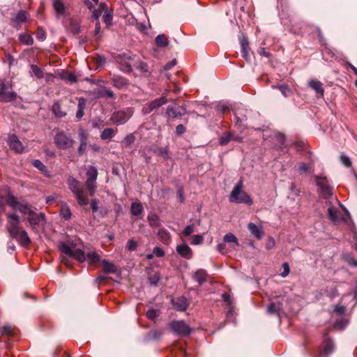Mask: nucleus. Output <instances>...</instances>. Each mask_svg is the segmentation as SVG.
Returning a JSON list of instances; mask_svg holds the SVG:
<instances>
[{"label":"nucleus","instance_id":"obj_21","mask_svg":"<svg viewBox=\"0 0 357 357\" xmlns=\"http://www.w3.org/2000/svg\"><path fill=\"white\" fill-rule=\"evenodd\" d=\"M32 165L38 169L45 176L51 178L52 175L47 167L39 160H34L32 161Z\"/></svg>","mask_w":357,"mask_h":357},{"label":"nucleus","instance_id":"obj_15","mask_svg":"<svg viewBox=\"0 0 357 357\" xmlns=\"http://www.w3.org/2000/svg\"><path fill=\"white\" fill-rule=\"evenodd\" d=\"M176 252L180 256L187 259H190L193 255L192 249L185 243L177 245Z\"/></svg>","mask_w":357,"mask_h":357},{"label":"nucleus","instance_id":"obj_40","mask_svg":"<svg viewBox=\"0 0 357 357\" xmlns=\"http://www.w3.org/2000/svg\"><path fill=\"white\" fill-rule=\"evenodd\" d=\"M62 79L68 81L70 83H75L77 82V78L73 73L69 72H63L61 74Z\"/></svg>","mask_w":357,"mask_h":357},{"label":"nucleus","instance_id":"obj_56","mask_svg":"<svg viewBox=\"0 0 357 357\" xmlns=\"http://www.w3.org/2000/svg\"><path fill=\"white\" fill-rule=\"evenodd\" d=\"M12 332H13V328L9 325L3 326L1 330V333L2 335H11Z\"/></svg>","mask_w":357,"mask_h":357},{"label":"nucleus","instance_id":"obj_48","mask_svg":"<svg viewBox=\"0 0 357 357\" xmlns=\"http://www.w3.org/2000/svg\"><path fill=\"white\" fill-rule=\"evenodd\" d=\"M105 8V5L104 3H100L98 9L93 10V16L98 20L99 17L101 15L102 11Z\"/></svg>","mask_w":357,"mask_h":357},{"label":"nucleus","instance_id":"obj_63","mask_svg":"<svg viewBox=\"0 0 357 357\" xmlns=\"http://www.w3.org/2000/svg\"><path fill=\"white\" fill-rule=\"evenodd\" d=\"M308 170V166L305 163H299L298 164V171L300 173H305Z\"/></svg>","mask_w":357,"mask_h":357},{"label":"nucleus","instance_id":"obj_54","mask_svg":"<svg viewBox=\"0 0 357 357\" xmlns=\"http://www.w3.org/2000/svg\"><path fill=\"white\" fill-rule=\"evenodd\" d=\"M86 138H82L81 139V142H80V145L79 146V149H78V153L79 155H83L84 153L86 151Z\"/></svg>","mask_w":357,"mask_h":357},{"label":"nucleus","instance_id":"obj_38","mask_svg":"<svg viewBox=\"0 0 357 357\" xmlns=\"http://www.w3.org/2000/svg\"><path fill=\"white\" fill-rule=\"evenodd\" d=\"M130 211L132 215L137 216L142 213L143 206L140 203L135 202L131 204Z\"/></svg>","mask_w":357,"mask_h":357},{"label":"nucleus","instance_id":"obj_6","mask_svg":"<svg viewBox=\"0 0 357 357\" xmlns=\"http://www.w3.org/2000/svg\"><path fill=\"white\" fill-rule=\"evenodd\" d=\"M8 231L12 238H17L20 229V218L15 213H8Z\"/></svg>","mask_w":357,"mask_h":357},{"label":"nucleus","instance_id":"obj_49","mask_svg":"<svg viewBox=\"0 0 357 357\" xmlns=\"http://www.w3.org/2000/svg\"><path fill=\"white\" fill-rule=\"evenodd\" d=\"M159 315V311L155 309H150L146 312V317L151 320H154Z\"/></svg>","mask_w":357,"mask_h":357},{"label":"nucleus","instance_id":"obj_13","mask_svg":"<svg viewBox=\"0 0 357 357\" xmlns=\"http://www.w3.org/2000/svg\"><path fill=\"white\" fill-rule=\"evenodd\" d=\"M185 112V109L183 106H178L176 108L172 106H168L167 107V115L170 119H174L181 118Z\"/></svg>","mask_w":357,"mask_h":357},{"label":"nucleus","instance_id":"obj_12","mask_svg":"<svg viewBox=\"0 0 357 357\" xmlns=\"http://www.w3.org/2000/svg\"><path fill=\"white\" fill-rule=\"evenodd\" d=\"M8 143L10 148L17 153H22L24 150V147L23 146L22 142L15 135H10L8 137Z\"/></svg>","mask_w":357,"mask_h":357},{"label":"nucleus","instance_id":"obj_18","mask_svg":"<svg viewBox=\"0 0 357 357\" xmlns=\"http://www.w3.org/2000/svg\"><path fill=\"white\" fill-rule=\"evenodd\" d=\"M248 228L251 234L257 239L260 240L264 236V231L262 227H259L253 222H250L248 225Z\"/></svg>","mask_w":357,"mask_h":357},{"label":"nucleus","instance_id":"obj_59","mask_svg":"<svg viewBox=\"0 0 357 357\" xmlns=\"http://www.w3.org/2000/svg\"><path fill=\"white\" fill-rule=\"evenodd\" d=\"M153 253L158 257H161L165 255V252L159 247H155L153 250Z\"/></svg>","mask_w":357,"mask_h":357},{"label":"nucleus","instance_id":"obj_30","mask_svg":"<svg viewBox=\"0 0 357 357\" xmlns=\"http://www.w3.org/2000/svg\"><path fill=\"white\" fill-rule=\"evenodd\" d=\"M116 132H117L116 129L114 130V129L110 128H105L102 130V132L100 135V138L102 140L110 139L115 135V134Z\"/></svg>","mask_w":357,"mask_h":357},{"label":"nucleus","instance_id":"obj_19","mask_svg":"<svg viewBox=\"0 0 357 357\" xmlns=\"http://www.w3.org/2000/svg\"><path fill=\"white\" fill-rule=\"evenodd\" d=\"M174 307L178 311H184L188 307V302L185 297H179L172 300Z\"/></svg>","mask_w":357,"mask_h":357},{"label":"nucleus","instance_id":"obj_25","mask_svg":"<svg viewBox=\"0 0 357 357\" xmlns=\"http://www.w3.org/2000/svg\"><path fill=\"white\" fill-rule=\"evenodd\" d=\"M60 215L66 220H68L71 218L72 213L69 206L66 203L61 204Z\"/></svg>","mask_w":357,"mask_h":357},{"label":"nucleus","instance_id":"obj_42","mask_svg":"<svg viewBox=\"0 0 357 357\" xmlns=\"http://www.w3.org/2000/svg\"><path fill=\"white\" fill-rule=\"evenodd\" d=\"M6 204H9L13 209H17L20 203L13 195H9L6 198Z\"/></svg>","mask_w":357,"mask_h":357},{"label":"nucleus","instance_id":"obj_10","mask_svg":"<svg viewBox=\"0 0 357 357\" xmlns=\"http://www.w3.org/2000/svg\"><path fill=\"white\" fill-rule=\"evenodd\" d=\"M172 331L178 335L186 336L190 335L191 329L183 321H174L170 324Z\"/></svg>","mask_w":357,"mask_h":357},{"label":"nucleus","instance_id":"obj_31","mask_svg":"<svg viewBox=\"0 0 357 357\" xmlns=\"http://www.w3.org/2000/svg\"><path fill=\"white\" fill-rule=\"evenodd\" d=\"M206 272L204 270L200 269L195 273L193 278L199 284H202L206 281Z\"/></svg>","mask_w":357,"mask_h":357},{"label":"nucleus","instance_id":"obj_9","mask_svg":"<svg viewBox=\"0 0 357 357\" xmlns=\"http://www.w3.org/2000/svg\"><path fill=\"white\" fill-rule=\"evenodd\" d=\"M167 102V99L166 98V97L162 96L144 105L142 107V112L144 114H148L151 112L158 109L161 106L164 105Z\"/></svg>","mask_w":357,"mask_h":357},{"label":"nucleus","instance_id":"obj_33","mask_svg":"<svg viewBox=\"0 0 357 357\" xmlns=\"http://www.w3.org/2000/svg\"><path fill=\"white\" fill-rule=\"evenodd\" d=\"M28 17L29 13L26 11L20 10L15 15V18L13 19V21L17 24H20L26 22L28 19Z\"/></svg>","mask_w":357,"mask_h":357},{"label":"nucleus","instance_id":"obj_34","mask_svg":"<svg viewBox=\"0 0 357 357\" xmlns=\"http://www.w3.org/2000/svg\"><path fill=\"white\" fill-rule=\"evenodd\" d=\"M282 309V304L280 302L271 303L268 306L267 312L268 314H278Z\"/></svg>","mask_w":357,"mask_h":357},{"label":"nucleus","instance_id":"obj_43","mask_svg":"<svg viewBox=\"0 0 357 357\" xmlns=\"http://www.w3.org/2000/svg\"><path fill=\"white\" fill-rule=\"evenodd\" d=\"M160 280V276L159 273L153 272V274H149V280L151 284L153 286H156Z\"/></svg>","mask_w":357,"mask_h":357},{"label":"nucleus","instance_id":"obj_46","mask_svg":"<svg viewBox=\"0 0 357 357\" xmlns=\"http://www.w3.org/2000/svg\"><path fill=\"white\" fill-rule=\"evenodd\" d=\"M79 28H80V26L77 21L73 20H70V25H69V29L73 33H74V34L78 33L79 32Z\"/></svg>","mask_w":357,"mask_h":357},{"label":"nucleus","instance_id":"obj_14","mask_svg":"<svg viewBox=\"0 0 357 357\" xmlns=\"http://www.w3.org/2000/svg\"><path fill=\"white\" fill-rule=\"evenodd\" d=\"M28 221L32 227L34 228L35 226L39 225L40 223H45L46 219L44 213L37 214L33 212L32 214L29 215Z\"/></svg>","mask_w":357,"mask_h":357},{"label":"nucleus","instance_id":"obj_53","mask_svg":"<svg viewBox=\"0 0 357 357\" xmlns=\"http://www.w3.org/2000/svg\"><path fill=\"white\" fill-rule=\"evenodd\" d=\"M340 160L342 162V163L347 167H349L351 166V161L350 160V158L347 156V155H345L344 154H341L340 155Z\"/></svg>","mask_w":357,"mask_h":357},{"label":"nucleus","instance_id":"obj_51","mask_svg":"<svg viewBox=\"0 0 357 357\" xmlns=\"http://www.w3.org/2000/svg\"><path fill=\"white\" fill-rule=\"evenodd\" d=\"M137 243L132 238L129 239L126 245L127 250L129 251H134L137 249Z\"/></svg>","mask_w":357,"mask_h":357},{"label":"nucleus","instance_id":"obj_17","mask_svg":"<svg viewBox=\"0 0 357 357\" xmlns=\"http://www.w3.org/2000/svg\"><path fill=\"white\" fill-rule=\"evenodd\" d=\"M333 201L326 202V204L328 206L327 212L329 219L333 222H337L339 220V211L333 206Z\"/></svg>","mask_w":357,"mask_h":357},{"label":"nucleus","instance_id":"obj_8","mask_svg":"<svg viewBox=\"0 0 357 357\" xmlns=\"http://www.w3.org/2000/svg\"><path fill=\"white\" fill-rule=\"evenodd\" d=\"M54 142L59 149H67L73 146L74 140L63 132H60L55 135Z\"/></svg>","mask_w":357,"mask_h":357},{"label":"nucleus","instance_id":"obj_3","mask_svg":"<svg viewBox=\"0 0 357 357\" xmlns=\"http://www.w3.org/2000/svg\"><path fill=\"white\" fill-rule=\"evenodd\" d=\"M133 114L134 109L132 107H128L124 109L114 112L112 114L110 120L114 124L123 125L131 118Z\"/></svg>","mask_w":357,"mask_h":357},{"label":"nucleus","instance_id":"obj_58","mask_svg":"<svg viewBox=\"0 0 357 357\" xmlns=\"http://www.w3.org/2000/svg\"><path fill=\"white\" fill-rule=\"evenodd\" d=\"M103 21L107 25H109L112 20V16L109 13L105 12L102 16Z\"/></svg>","mask_w":357,"mask_h":357},{"label":"nucleus","instance_id":"obj_44","mask_svg":"<svg viewBox=\"0 0 357 357\" xmlns=\"http://www.w3.org/2000/svg\"><path fill=\"white\" fill-rule=\"evenodd\" d=\"M231 137L232 133H225L219 139L220 144L222 146L227 145L231 140Z\"/></svg>","mask_w":357,"mask_h":357},{"label":"nucleus","instance_id":"obj_32","mask_svg":"<svg viewBox=\"0 0 357 357\" xmlns=\"http://www.w3.org/2000/svg\"><path fill=\"white\" fill-rule=\"evenodd\" d=\"M102 270L104 273H115L116 271V267L115 265L105 259L102 261Z\"/></svg>","mask_w":357,"mask_h":357},{"label":"nucleus","instance_id":"obj_1","mask_svg":"<svg viewBox=\"0 0 357 357\" xmlns=\"http://www.w3.org/2000/svg\"><path fill=\"white\" fill-rule=\"evenodd\" d=\"M69 190L73 192L80 206H86L89 204L87 193L84 190L82 183L73 176L67 179Z\"/></svg>","mask_w":357,"mask_h":357},{"label":"nucleus","instance_id":"obj_11","mask_svg":"<svg viewBox=\"0 0 357 357\" xmlns=\"http://www.w3.org/2000/svg\"><path fill=\"white\" fill-rule=\"evenodd\" d=\"M9 88L11 86L3 82H0V101L7 102L16 98L17 93L14 91H8Z\"/></svg>","mask_w":357,"mask_h":357},{"label":"nucleus","instance_id":"obj_61","mask_svg":"<svg viewBox=\"0 0 357 357\" xmlns=\"http://www.w3.org/2000/svg\"><path fill=\"white\" fill-rule=\"evenodd\" d=\"M45 31L42 29L39 28L36 33V38L40 40H43L45 39Z\"/></svg>","mask_w":357,"mask_h":357},{"label":"nucleus","instance_id":"obj_55","mask_svg":"<svg viewBox=\"0 0 357 357\" xmlns=\"http://www.w3.org/2000/svg\"><path fill=\"white\" fill-rule=\"evenodd\" d=\"M203 242V236L202 235H195L191 241L192 245H199Z\"/></svg>","mask_w":357,"mask_h":357},{"label":"nucleus","instance_id":"obj_60","mask_svg":"<svg viewBox=\"0 0 357 357\" xmlns=\"http://www.w3.org/2000/svg\"><path fill=\"white\" fill-rule=\"evenodd\" d=\"M194 226L192 225H188L183 230V235L188 236H190L192 232H194Z\"/></svg>","mask_w":357,"mask_h":357},{"label":"nucleus","instance_id":"obj_37","mask_svg":"<svg viewBox=\"0 0 357 357\" xmlns=\"http://www.w3.org/2000/svg\"><path fill=\"white\" fill-rule=\"evenodd\" d=\"M155 43L158 47H164L168 45L169 40L164 34H160L156 37Z\"/></svg>","mask_w":357,"mask_h":357},{"label":"nucleus","instance_id":"obj_45","mask_svg":"<svg viewBox=\"0 0 357 357\" xmlns=\"http://www.w3.org/2000/svg\"><path fill=\"white\" fill-rule=\"evenodd\" d=\"M273 87L278 88L281 93L286 98L288 97L291 93L290 89L286 84L273 86Z\"/></svg>","mask_w":357,"mask_h":357},{"label":"nucleus","instance_id":"obj_27","mask_svg":"<svg viewBox=\"0 0 357 357\" xmlns=\"http://www.w3.org/2000/svg\"><path fill=\"white\" fill-rule=\"evenodd\" d=\"M52 110L57 118L64 117L67 114L66 111L63 110L61 108V106L59 102H56L54 103V105H52Z\"/></svg>","mask_w":357,"mask_h":357},{"label":"nucleus","instance_id":"obj_50","mask_svg":"<svg viewBox=\"0 0 357 357\" xmlns=\"http://www.w3.org/2000/svg\"><path fill=\"white\" fill-rule=\"evenodd\" d=\"M31 70L34 75L38 78H42L44 76L43 70L36 66H31Z\"/></svg>","mask_w":357,"mask_h":357},{"label":"nucleus","instance_id":"obj_7","mask_svg":"<svg viewBox=\"0 0 357 357\" xmlns=\"http://www.w3.org/2000/svg\"><path fill=\"white\" fill-rule=\"evenodd\" d=\"M60 250L64 254L75 257L79 262L86 261V255L81 249L73 250L66 243H62L60 245Z\"/></svg>","mask_w":357,"mask_h":357},{"label":"nucleus","instance_id":"obj_20","mask_svg":"<svg viewBox=\"0 0 357 357\" xmlns=\"http://www.w3.org/2000/svg\"><path fill=\"white\" fill-rule=\"evenodd\" d=\"M157 236L159 240L165 245H168L172 242V237L169 232L165 229H160L157 233Z\"/></svg>","mask_w":357,"mask_h":357},{"label":"nucleus","instance_id":"obj_23","mask_svg":"<svg viewBox=\"0 0 357 357\" xmlns=\"http://www.w3.org/2000/svg\"><path fill=\"white\" fill-rule=\"evenodd\" d=\"M15 238L23 246H28L31 243V239L25 230H20L17 237Z\"/></svg>","mask_w":357,"mask_h":357},{"label":"nucleus","instance_id":"obj_64","mask_svg":"<svg viewBox=\"0 0 357 357\" xmlns=\"http://www.w3.org/2000/svg\"><path fill=\"white\" fill-rule=\"evenodd\" d=\"M185 132V128L182 124H179L176 126V132L178 135H181Z\"/></svg>","mask_w":357,"mask_h":357},{"label":"nucleus","instance_id":"obj_52","mask_svg":"<svg viewBox=\"0 0 357 357\" xmlns=\"http://www.w3.org/2000/svg\"><path fill=\"white\" fill-rule=\"evenodd\" d=\"M135 135L133 134H129L124 138L123 143L125 144L126 146H128L131 144H132L135 142Z\"/></svg>","mask_w":357,"mask_h":357},{"label":"nucleus","instance_id":"obj_62","mask_svg":"<svg viewBox=\"0 0 357 357\" xmlns=\"http://www.w3.org/2000/svg\"><path fill=\"white\" fill-rule=\"evenodd\" d=\"M98 199H93L91 201V208L93 211V212H97L98 211Z\"/></svg>","mask_w":357,"mask_h":357},{"label":"nucleus","instance_id":"obj_57","mask_svg":"<svg viewBox=\"0 0 357 357\" xmlns=\"http://www.w3.org/2000/svg\"><path fill=\"white\" fill-rule=\"evenodd\" d=\"M282 268H283V271L280 275L282 278H285L289 275L290 268H289V264L287 263H284L282 264Z\"/></svg>","mask_w":357,"mask_h":357},{"label":"nucleus","instance_id":"obj_16","mask_svg":"<svg viewBox=\"0 0 357 357\" xmlns=\"http://www.w3.org/2000/svg\"><path fill=\"white\" fill-rule=\"evenodd\" d=\"M52 5L56 17L66 15V7L62 0H53Z\"/></svg>","mask_w":357,"mask_h":357},{"label":"nucleus","instance_id":"obj_39","mask_svg":"<svg viewBox=\"0 0 357 357\" xmlns=\"http://www.w3.org/2000/svg\"><path fill=\"white\" fill-rule=\"evenodd\" d=\"M17 209L23 214H28L29 215L32 214L33 211L31 209V206L28 204L20 203Z\"/></svg>","mask_w":357,"mask_h":357},{"label":"nucleus","instance_id":"obj_2","mask_svg":"<svg viewBox=\"0 0 357 357\" xmlns=\"http://www.w3.org/2000/svg\"><path fill=\"white\" fill-rule=\"evenodd\" d=\"M229 201L232 203L246 204L248 206H251L253 204V201L249 195L242 190V182H239L234 188L229 196Z\"/></svg>","mask_w":357,"mask_h":357},{"label":"nucleus","instance_id":"obj_24","mask_svg":"<svg viewBox=\"0 0 357 357\" xmlns=\"http://www.w3.org/2000/svg\"><path fill=\"white\" fill-rule=\"evenodd\" d=\"M224 242L226 243H233L232 248L236 249L239 245V242L236 236L232 233H228L223 238Z\"/></svg>","mask_w":357,"mask_h":357},{"label":"nucleus","instance_id":"obj_4","mask_svg":"<svg viewBox=\"0 0 357 357\" xmlns=\"http://www.w3.org/2000/svg\"><path fill=\"white\" fill-rule=\"evenodd\" d=\"M98 177V171L95 167L91 166L86 172V180L85 185L90 196H94L96 188V180Z\"/></svg>","mask_w":357,"mask_h":357},{"label":"nucleus","instance_id":"obj_22","mask_svg":"<svg viewBox=\"0 0 357 357\" xmlns=\"http://www.w3.org/2000/svg\"><path fill=\"white\" fill-rule=\"evenodd\" d=\"M112 84L114 86L122 89L126 88L128 85V80L121 76H114L112 78Z\"/></svg>","mask_w":357,"mask_h":357},{"label":"nucleus","instance_id":"obj_28","mask_svg":"<svg viewBox=\"0 0 357 357\" xmlns=\"http://www.w3.org/2000/svg\"><path fill=\"white\" fill-rule=\"evenodd\" d=\"M309 86L314 89L321 96H324V89L322 87V84L319 81L314 79L310 80L309 82Z\"/></svg>","mask_w":357,"mask_h":357},{"label":"nucleus","instance_id":"obj_26","mask_svg":"<svg viewBox=\"0 0 357 357\" xmlns=\"http://www.w3.org/2000/svg\"><path fill=\"white\" fill-rule=\"evenodd\" d=\"M334 349V344L331 340L326 339L324 342V347L323 352L321 354V356L326 357L329 355Z\"/></svg>","mask_w":357,"mask_h":357},{"label":"nucleus","instance_id":"obj_35","mask_svg":"<svg viewBox=\"0 0 357 357\" xmlns=\"http://www.w3.org/2000/svg\"><path fill=\"white\" fill-rule=\"evenodd\" d=\"M19 40L24 45H31L33 43V37L28 33H22L19 36Z\"/></svg>","mask_w":357,"mask_h":357},{"label":"nucleus","instance_id":"obj_36","mask_svg":"<svg viewBox=\"0 0 357 357\" xmlns=\"http://www.w3.org/2000/svg\"><path fill=\"white\" fill-rule=\"evenodd\" d=\"M148 220L151 227H158L160 226V220L159 217L154 213H151L148 215Z\"/></svg>","mask_w":357,"mask_h":357},{"label":"nucleus","instance_id":"obj_5","mask_svg":"<svg viewBox=\"0 0 357 357\" xmlns=\"http://www.w3.org/2000/svg\"><path fill=\"white\" fill-rule=\"evenodd\" d=\"M315 179L317 185L320 187V192L322 197L326 199L331 198V201H334L335 203L340 204V202L337 200V198L332 197L333 189L328 185L327 178L326 177L316 176Z\"/></svg>","mask_w":357,"mask_h":357},{"label":"nucleus","instance_id":"obj_41","mask_svg":"<svg viewBox=\"0 0 357 357\" xmlns=\"http://www.w3.org/2000/svg\"><path fill=\"white\" fill-rule=\"evenodd\" d=\"M241 54L244 58H247L248 56L249 44L247 39L243 38L241 41Z\"/></svg>","mask_w":357,"mask_h":357},{"label":"nucleus","instance_id":"obj_47","mask_svg":"<svg viewBox=\"0 0 357 357\" xmlns=\"http://www.w3.org/2000/svg\"><path fill=\"white\" fill-rule=\"evenodd\" d=\"M99 97H106L108 98H114V93L112 90L108 89L105 87H102V91L99 93Z\"/></svg>","mask_w":357,"mask_h":357},{"label":"nucleus","instance_id":"obj_29","mask_svg":"<svg viewBox=\"0 0 357 357\" xmlns=\"http://www.w3.org/2000/svg\"><path fill=\"white\" fill-rule=\"evenodd\" d=\"M86 260L89 265H94L100 261V255L96 252H89L86 255Z\"/></svg>","mask_w":357,"mask_h":357}]
</instances>
